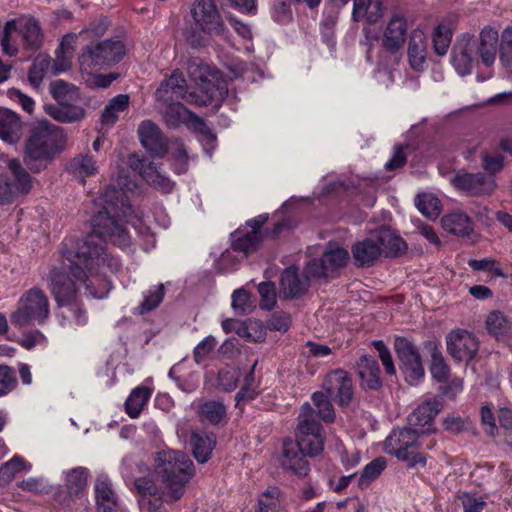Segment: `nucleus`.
<instances>
[{
    "instance_id": "obj_1",
    "label": "nucleus",
    "mask_w": 512,
    "mask_h": 512,
    "mask_svg": "<svg viewBox=\"0 0 512 512\" xmlns=\"http://www.w3.org/2000/svg\"><path fill=\"white\" fill-rule=\"evenodd\" d=\"M131 190V183L127 182L122 173L118 177V186L110 185L106 188L101 195L103 207L92 219L93 234L66 244L65 255L69 259L75 256L84 261L87 267L103 264L111 272L119 270V260L106 252L103 241L118 246L129 244V235L119 218L130 217L135 213L127 195V191Z\"/></svg>"
},
{
    "instance_id": "obj_2",
    "label": "nucleus",
    "mask_w": 512,
    "mask_h": 512,
    "mask_svg": "<svg viewBox=\"0 0 512 512\" xmlns=\"http://www.w3.org/2000/svg\"><path fill=\"white\" fill-rule=\"evenodd\" d=\"M67 136L63 128L42 120L32 124L25 141L23 162L28 170H45L54 157L65 148Z\"/></svg>"
},
{
    "instance_id": "obj_3",
    "label": "nucleus",
    "mask_w": 512,
    "mask_h": 512,
    "mask_svg": "<svg viewBox=\"0 0 512 512\" xmlns=\"http://www.w3.org/2000/svg\"><path fill=\"white\" fill-rule=\"evenodd\" d=\"M154 468L156 474L170 490L168 501H176L183 496L184 486L194 475V464L190 457L181 451L163 450L156 454Z\"/></svg>"
},
{
    "instance_id": "obj_4",
    "label": "nucleus",
    "mask_w": 512,
    "mask_h": 512,
    "mask_svg": "<svg viewBox=\"0 0 512 512\" xmlns=\"http://www.w3.org/2000/svg\"><path fill=\"white\" fill-rule=\"evenodd\" d=\"M69 241L77 240L74 238H67L63 242L62 254L63 257L69 261V274L65 273L59 268L54 267L48 276L49 288L58 306L71 305L76 301L78 289L76 287L75 281L86 282L88 279L85 270L81 265H83L90 272L96 268H107L109 271H111L107 265L94 264L91 267H87L84 261L78 257L72 256L71 259H69L67 255H65V251L67 250L66 244Z\"/></svg>"
},
{
    "instance_id": "obj_5",
    "label": "nucleus",
    "mask_w": 512,
    "mask_h": 512,
    "mask_svg": "<svg viewBox=\"0 0 512 512\" xmlns=\"http://www.w3.org/2000/svg\"><path fill=\"white\" fill-rule=\"evenodd\" d=\"M19 307L10 315L13 325L23 328L32 322L43 324L49 317V300L41 289L33 287L20 298Z\"/></svg>"
},
{
    "instance_id": "obj_6",
    "label": "nucleus",
    "mask_w": 512,
    "mask_h": 512,
    "mask_svg": "<svg viewBox=\"0 0 512 512\" xmlns=\"http://www.w3.org/2000/svg\"><path fill=\"white\" fill-rule=\"evenodd\" d=\"M126 48L119 39H106L86 45L78 57L81 69L92 70L118 63L125 55Z\"/></svg>"
},
{
    "instance_id": "obj_7",
    "label": "nucleus",
    "mask_w": 512,
    "mask_h": 512,
    "mask_svg": "<svg viewBox=\"0 0 512 512\" xmlns=\"http://www.w3.org/2000/svg\"><path fill=\"white\" fill-rule=\"evenodd\" d=\"M419 436L418 429L411 426L394 429L384 442L385 451L398 460L406 461L409 468L418 464L425 466L426 458L413 450L418 446Z\"/></svg>"
},
{
    "instance_id": "obj_8",
    "label": "nucleus",
    "mask_w": 512,
    "mask_h": 512,
    "mask_svg": "<svg viewBox=\"0 0 512 512\" xmlns=\"http://www.w3.org/2000/svg\"><path fill=\"white\" fill-rule=\"evenodd\" d=\"M349 252L334 242H328L320 258H314L305 265V272L315 279L326 281L339 275V270L346 266Z\"/></svg>"
},
{
    "instance_id": "obj_9",
    "label": "nucleus",
    "mask_w": 512,
    "mask_h": 512,
    "mask_svg": "<svg viewBox=\"0 0 512 512\" xmlns=\"http://www.w3.org/2000/svg\"><path fill=\"white\" fill-rule=\"evenodd\" d=\"M394 349L399 360V369L405 381L416 385L424 378L425 369L418 348L405 337H396Z\"/></svg>"
},
{
    "instance_id": "obj_10",
    "label": "nucleus",
    "mask_w": 512,
    "mask_h": 512,
    "mask_svg": "<svg viewBox=\"0 0 512 512\" xmlns=\"http://www.w3.org/2000/svg\"><path fill=\"white\" fill-rule=\"evenodd\" d=\"M450 183L456 190L473 197L490 195L496 188L493 177L487 176L482 172L456 173L450 179Z\"/></svg>"
},
{
    "instance_id": "obj_11",
    "label": "nucleus",
    "mask_w": 512,
    "mask_h": 512,
    "mask_svg": "<svg viewBox=\"0 0 512 512\" xmlns=\"http://www.w3.org/2000/svg\"><path fill=\"white\" fill-rule=\"evenodd\" d=\"M310 278L305 271L299 273L296 265L286 267L280 274L279 279V295L286 300H297L305 295L311 285Z\"/></svg>"
},
{
    "instance_id": "obj_12",
    "label": "nucleus",
    "mask_w": 512,
    "mask_h": 512,
    "mask_svg": "<svg viewBox=\"0 0 512 512\" xmlns=\"http://www.w3.org/2000/svg\"><path fill=\"white\" fill-rule=\"evenodd\" d=\"M446 345L449 355L457 362L471 361L479 349L478 339L463 329L451 331L446 337Z\"/></svg>"
},
{
    "instance_id": "obj_13",
    "label": "nucleus",
    "mask_w": 512,
    "mask_h": 512,
    "mask_svg": "<svg viewBox=\"0 0 512 512\" xmlns=\"http://www.w3.org/2000/svg\"><path fill=\"white\" fill-rule=\"evenodd\" d=\"M323 389L333 401L342 407L351 403L354 394L352 379L342 369H336L327 374L323 382Z\"/></svg>"
},
{
    "instance_id": "obj_14",
    "label": "nucleus",
    "mask_w": 512,
    "mask_h": 512,
    "mask_svg": "<svg viewBox=\"0 0 512 512\" xmlns=\"http://www.w3.org/2000/svg\"><path fill=\"white\" fill-rule=\"evenodd\" d=\"M322 425L315 419H304L300 421L297 427L296 442L306 454V456H316L324 449V439L322 437Z\"/></svg>"
},
{
    "instance_id": "obj_15",
    "label": "nucleus",
    "mask_w": 512,
    "mask_h": 512,
    "mask_svg": "<svg viewBox=\"0 0 512 512\" xmlns=\"http://www.w3.org/2000/svg\"><path fill=\"white\" fill-rule=\"evenodd\" d=\"M476 39L474 35L462 34L452 48V65L460 76L471 73L474 63Z\"/></svg>"
},
{
    "instance_id": "obj_16",
    "label": "nucleus",
    "mask_w": 512,
    "mask_h": 512,
    "mask_svg": "<svg viewBox=\"0 0 512 512\" xmlns=\"http://www.w3.org/2000/svg\"><path fill=\"white\" fill-rule=\"evenodd\" d=\"M407 22L403 16H393L384 31L382 46L385 52L389 53L395 63L399 62L401 49L406 39Z\"/></svg>"
},
{
    "instance_id": "obj_17",
    "label": "nucleus",
    "mask_w": 512,
    "mask_h": 512,
    "mask_svg": "<svg viewBox=\"0 0 512 512\" xmlns=\"http://www.w3.org/2000/svg\"><path fill=\"white\" fill-rule=\"evenodd\" d=\"M191 13L204 32L211 35H221L224 32V24L214 0H199Z\"/></svg>"
},
{
    "instance_id": "obj_18",
    "label": "nucleus",
    "mask_w": 512,
    "mask_h": 512,
    "mask_svg": "<svg viewBox=\"0 0 512 512\" xmlns=\"http://www.w3.org/2000/svg\"><path fill=\"white\" fill-rule=\"evenodd\" d=\"M279 461L284 470L290 471L299 477L307 476L310 470L306 454L299 446V443L289 438L283 442Z\"/></svg>"
},
{
    "instance_id": "obj_19",
    "label": "nucleus",
    "mask_w": 512,
    "mask_h": 512,
    "mask_svg": "<svg viewBox=\"0 0 512 512\" xmlns=\"http://www.w3.org/2000/svg\"><path fill=\"white\" fill-rule=\"evenodd\" d=\"M138 135L142 146L152 157H163L168 152V141L161 129L151 120L141 122Z\"/></svg>"
},
{
    "instance_id": "obj_20",
    "label": "nucleus",
    "mask_w": 512,
    "mask_h": 512,
    "mask_svg": "<svg viewBox=\"0 0 512 512\" xmlns=\"http://www.w3.org/2000/svg\"><path fill=\"white\" fill-rule=\"evenodd\" d=\"M442 408L443 406L438 400H427L408 416V425L414 429H418L421 435L433 433L435 432L433 420Z\"/></svg>"
},
{
    "instance_id": "obj_21",
    "label": "nucleus",
    "mask_w": 512,
    "mask_h": 512,
    "mask_svg": "<svg viewBox=\"0 0 512 512\" xmlns=\"http://www.w3.org/2000/svg\"><path fill=\"white\" fill-rule=\"evenodd\" d=\"M87 478L88 470L84 467L69 470L65 478L66 492H56L55 500L63 506H69L71 499L81 498L87 488Z\"/></svg>"
},
{
    "instance_id": "obj_22",
    "label": "nucleus",
    "mask_w": 512,
    "mask_h": 512,
    "mask_svg": "<svg viewBox=\"0 0 512 512\" xmlns=\"http://www.w3.org/2000/svg\"><path fill=\"white\" fill-rule=\"evenodd\" d=\"M187 85L182 72L176 70L157 88L155 95L158 101L176 102L186 97Z\"/></svg>"
},
{
    "instance_id": "obj_23",
    "label": "nucleus",
    "mask_w": 512,
    "mask_h": 512,
    "mask_svg": "<svg viewBox=\"0 0 512 512\" xmlns=\"http://www.w3.org/2000/svg\"><path fill=\"white\" fill-rule=\"evenodd\" d=\"M356 372L363 389L379 390L382 387L380 367L371 355H362L356 363Z\"/></svg>"
},
{
    "instance_id": "obj_24",
    "label": "nucleus",
    "mask_w": 512,
    "mask_h": 512,
    "mask_svg": "<svg viewBox=\"0 0 512 512\" xmlns=\"http://www.w3.org/2000/svg\"><path fill=\"white\" fill-rule=\"evenodd\" d=\"M354 264L357 267H371L382 254L376 237L356 242L351 248Z\"/></svg>"
},
{
    "instance_id": "obj_25",
    "label": "nucleus",
    "mask_w": 512,
    "mask_h": 512,
    "mask_svg": "<svg viewBox=\"0 0 512 512\" xmlns=\"http://www.w3.org/2000/svg\"><path fill=\"white\" fill-rule=\"evenodd\" d=\"M17 32L22 37V44L25 50L35 52L43 45L44 34L40 23L34 17H30L19 24L16 23Z\"/></svg>"
},
{
    "instance_id": "obj_26",
    "label": "nucleus",
    "mask_w": 512,
    "mask_h": 512,
    "mask_svg": "<svg viewBox=\"0 0 512 512\" xmlns=\"http://www.w3.org/2000/svg\"><path fill=\"white\" fill-rule=\"evenodd\" d=\"M23 122L14 111L0 107V139L9 143H17L23 134Z\"/></svg>"
},
{
    "instance_id": "obj_27",
    "label": "nucleus",
    "mask_w": 512,
    "mask_h": 512,
    "mask_svg": "<svg viewBox=\"0 0 512 512\" xmlns=\"http://www.w3.org/2000/svg\"><path fill=\"white\" fill-rule=\"evenodd\" d=\"M375 237L382 253L386 257L395 258L406 253V242L389 227L383 226L376 233Z\"/></svg>"
},
{
    "instance_id": "obj_28",
    "label": "nucleus",
    "mask_w": 512,
    "mask_h": 512,
    "mask_svg": "<svg viewBox=\"0 0 512 512\" xmlns=\"http://www.w3.org/2000/svg\"><path fill=\"white\" fill-rule=\"evenodd\" d=\"M480 43L477 52L481 58L482 63L489 67L496 58L497 43L499 40L498 31L491 26H486L482 29L479 35Z\"/></svg>"
},
{
    "instance_id": "obj_29",
    "label": "nucleus",
    "mask_w": 512,
    "mask_h": 512,
    "mask_svg": "<svg viewBox=\"0 0 512 512\" xmlns=\"http://www.w3.org/2000/svg\"><path fill=\"white\" fill-rule=\"evenodd\" d=\"M188 75L196 84L211 85L221 77V72L203 62L200 58H191L187 63Z\"/></svg>"
},
{
    "instance_id": "obj_30",
    "label": "nucleus",
    "mask_w": 512,
    "mask_h": 512,
    "mask_svg": "<svg viewBox=\"0 0 512 512\" xmlns=\"http://www.w3.org/2000/svg\"><path fill=\"white\" fill-rule=\"evenodd\" d=\"M426 59V41L424 33L418 29L413 30L408 42V60L415 71L424 69Z\"/></svg>"
},
{
    "instance_id": "obj_31",
    "label": "nucleus",
    "mask_w": 512,
    "mask_h": 512,
    "mask_svg": "<svg viewBox=\"0 0 512 512\" xmlns=\"http://www.w3.org/2000/svg\"><path fill=\"white\" fill-rule=\"evenodd\" d=\"M189 444L194 458L199 463H205L210 459L211 453L216 445L215 435L192 431Z\"/></svg>"
},
{
    "instance_id": "obj_32",
    "label": "nucleus",
    "mask_w": 512,
    "mask_h": 512,
    "mask_svg": "<svg viewBox=\"0 0 512 512\" xmlns=\"http://www.w3.org/2000/svg\"><path fill=\"white\" fill-rule=\"evenodd\" d=\"M442 228L456 236L466 237L473 232L471 218L464 212L458 211L441 218Z\"/></svg>"
},
{
    "instance_id": "obj_33",
    "label": "nucleus",
    "mask_w": 512,
    "mask_h": 512,
    "mask_svg": "<svg viewBox=\"0 0 512 512\" xmlns=\"http://www.w3.org/2000/svg\"><path fill=\"white\" fill-rule=\"evenodd\" d=\"M383 16L382 0H354L352 18L358 22L366 19L369 24L376 23Z\"/></svg>"
},
{
    "instance_id": "obj_34",
    "label": "nucleus",
    "mask_w": 512,
    "mask_h": 512,
    "mask_svg": "<svg viewBox=\"0 0 512 512\" xmlns=\"http://www.w3.org/2000/svg\"><path fill=\"white\" fill-rule=\"evenodd\" d=\"M231 238L232 249L237 252H242L245 257L256 252L262 241L261 231L243 232L242 230H237L231 234Z\"/></svg>"
},
{
    "instance_id": "obj_35",
    "label": "nucleus",
    "mask_w": 512,
    "mask_h": 512,
    "mask_svg": "<svg viewBox=\"0 0 512 512\" xmlns=\"http://www.w3.org/2000/svg\"><path fill=\"white\" fill-rule=\"evenodd\" d=\"M485 327L497 340L512 334V320L499 310H493L487 315Z\"/></svg>"
},
{
    "instance_id": "obj_36",
    "label": "nucleus",
    "mask_w": 512,
    "mask_h": 512,
    "mask_svg": "<svg viewBox=\"0 0 512 512\" xmlns=\"http://www.w3.org/2000/svg\"><path fill=\"white\" fill-rule=\"evenodd\" d=\"M45 111L53 119L62 123H73L79 121L85 115V110L83 108L70 103L46 105Z\"/></svg>"
},
{
    "instance_id": "obj_37",
    "label": "nucleus",
    "mask_w": 512,
    "mask_h": 512,
    "mask_svg": "<svg viewBox=\"0 0 512 512\" xmlns=\"http://www.w3.org/2000/svg\"><path fill=\"white\" fill-rule=\"evenodd\" d=\"M424 346L431 355L430 372L432 377L438 382H445L449 378L450 368L437 344L434 341H426Z\"/></svg>"
},
{
    "instance_id": "obj_38",
    "label": "nucleus",
    "mask_w": 512,
    "mask_h": 512,
    "mask_svg": "<svg viewBox=\"0 0 512 512\" xmlns=\"http://www.w3.org/2000/svg\"><path fill=\"white\" fill-rule=\"evenodd\" d=\"M162 112L166 125L170 128H177L191 119L193 113L181 102L166 103Z\"/></svg>"
},
{
    "instance_id": "obj_39",
    "label": "nucleus",
    "mask_w": 512,
    "mask_h": 512,
    "mask_svg": "<svg viewBox=\"0 0 512 512\" xmlns=\"http://www.w3.org/2000/svg\"><path fill=\"white\" fill-rule=\"evenodd\" d=\"M415 206L423 216L430 220H435L442 210L440 200L432 193L417 194Z\"/></svg>"
},
{
    "instance_id": "obj_40",
    "label": "nucleus",
    "mask_w": 512,
    "mask_h": 512,
    "mask_svg": "<svg viewBox=\"0 0 512 512\" xmlns=\"http://www.w3.org/2000/svg\"><path fill=\"white\" fill-rule=\"evenodd\" d=\"M49 89L58 104L70 103L79 99L78 88L64 80L51 82Z\"/></svg>"
},
{
    "instance_id": "obj_41",
    "label": "nucleus",
    "mask_w": 512,
    "mask_h": 512,
    "mask_svg": "<svg viewBox=\"0 0 512 512\" xmlns=\"http://www.w3.org/2000/svg\"><path fill=\"white\" fill-rule=\"evenodd\" d=\"M129 105V96L119 94L109 100L101 114V121L104 125L112 126L118 120V113L127 109Z\"/></svg>"
},
{
    "instance_id": "obj_42",
    "label": "nucleus",
    "mask_w": 512,
    "mask_h": 512,
    "mask_svg": "<svg viewBox=\"0 0 512 512\" xmlns=\"http://www.w3.org/2000/svg\"><path fill=\"white\" fill-rule=\"evenodd\" d=\"M143 179L164 193L171 192L174 187V183L168 177L161 174L159 168L153 162L147 163L143 171Z\"/></svg>"
},
{
    "instance_id": "obj_43",
    "label": "nucleus",
    "mask_w": 512,
    "mask_h": 512,
    "mask_svg": "<svg viewBox=\"0 0 512 512\" xmlns=\"http://www.w3.org/2000/svg\"><path fill=\"white\" fill-rule=\"evenodd\" d=\"M150 395L151 392L146 387L135 388L125 401L126 413L131 418H137L140 415L143 406L149 400Z\"/></svg>"
},
{
    "instance_id": "obj_44",
    "label": "nucleus",
    "mask_w": 512,
    "mask_h": 512,
    "mask_svg": "<svg viewBox=\"0 0 512 512\" xmlns=\"http://www.w3.org/2000/svg\"><path fill=\"white\" fill-rule=\"evenodd\" d=\"M226 416V407L219 401H207L199 407V417L202 422L212 425L219 424Z\"/></svg>"
},
{
    "instance_id": "obj_45",
    "label": "nucleus",
    "mask_w": 512,
    "mask_h": 512,
    "mask_svg": "<svg viewBox=\"0 0 512 512\" xmlns=\"http://www.w3.org/2000/svg\"><path fill=\"white\" fill-rule=\"evenodd\" d=\"M238 328V336L247 342H262L265 339L266 331L259 320L247 319Z\"/></svg>"
},
{
    "instance_id": "obj_46",
    "label": "nucleus",
    "mask_w": 512,
    "mask_h": 512,
    "mask_svg": "<svg viewBox=\"0 0 512 512\" xmlns=\"http://www.w3.org/2000/svg\"><path fill=\"white\" fill-rule=\"evenodd\" d=\"M387 460L385 457H377L368 463L358 480V486L361 489L367 488L372 481L380 476L382 471L386 468Z\"/></svg>"
},
{
    "instance_id": "obj_47",
    "label": "nucleus",
    "mask_w": 512,
    "mask_h": 512,
    "mask_svg": "<svg viewBox=\"0 0 512 512\" xmlns=\"http://www.w3.org/2000/svg\"><path fill=\"white\" fill-rule=\"evenodd\" d=\"M165 295V286L160 283L153 286L144 295V300L138 306L137 310L140 315L146 314L155 310L163 301Z\"/></svg>"
},
{
    "instance_id": "obj_48",
    "label": "nucleus",
    "mask_w": 512,
    "mask_h": 512,
    "mask_svg": "<svg viewBox=\"0 0 512 512\" xmlns=\"http://www.w3.org/2000/svg\"><path fill=\"white\" fill-rule=\"evenodd\" d=\"M280 495L278 487H268L258 500L257 512H279Z\"/></svg>"
},
{
    "instance_id": "obj_49",
    "label": "nucleus",
    "mask_w": 512,
    "mask_h": 512,
    "mask_svg": "<svg viewBox=\"0 0 512 512\" xmlns=\"http://www.w3.org/2000/svg\"><path fill=\"white\" fill-rule=\"evenodd\" d=\"M8 168L14 176L17 190L21 193L27 194L32 187L31 176L22 167L18 159H11L8 162Z\"/></svg>"
},
{
    "instance_id": "obj_50",
    "label": "nucleus",
    "mask_w": 512,
    "mask_h": 512,
    "mask_svg": "<svg viewBox=\"0 0 512 512\" xmlns=\"http://www.w3.org/2000/svg\"><path fill=\"white\" fill-rule=\"evenodd\" d=\"M452 39V32L445 24H439L433 33V45L436 54L443 56L447 53Z\"/></svg>"
},
{
    "instance_id": "obj_51",
    "label": "nucleus",
    "mask_w": 512,
    "mask_h": 512,
    "mask_svg": "<svg viewBox=\"0 0 512 512\" xmlns=\"http://www.w3.org/2000/svg\"><path fill=\"white\" fill-rule=\"evenodd\" d=\"M257 362L253 364V366L250 368L249 372L246 374L244 378V384L239 390V392L236 394V401L239 403L240 401H249L253 400L258 392L256 390V380H255V367Z\"/></svg>"
},
{
    "instance_id": "obj_52",
    "label": "nucleus",
    "mask_w": 512,
    "mask_h": 512,
    "mask_svg": "<svg viewBox=\"0 0 512 512\" xmlns=\"http://www.w3.org/2000/svg\"><path fill=\"white\" fill-rule=\"evenodd\" d=\"M232 308L237 315H245L253 310L250 294L245 289L240 288L233 292Z\"/></svg>"
},
{
    "instance_id": "obj_53",
    "label": "nucleus",
    "mask_w": 512,
    "mask_h": 512,
    "mask_svg": "<svg viewBox=\"0 0 512 512\" xmlns=\"http://www.w3.org/2000/svg\"><path fill=\"white\" fill-rule=\"evenodd\" d=\"M68 170L73 174L92 175L96 171L95 161L90 156L80 155L71 160Z\"/></svg>"
},
{
    "instance_id": "obj_54",
    "label": "nucleus",
    "mask_w": 512,
    "mask_h": 512,
    "mask_svg": "<svg viewBox=\"0 0 512 512\" xmlns=\"http://www.w3.org/2000/svg\"><path fill=\"white\" fill-rule=\"evenodd\" d=\"M260 294V307L264 310H271L276 304V286L272 281L261 282L258 285Z\"/></svg>"
},
{
    "instance_id": "obj_55",
    "label": "nucleus",
    "mask_w": 512,
    "mask_h": 512,
    "mask_svg": "<svg viewBox=\"0 0 512 512\" xmlns=\"http://www.w3.org/2000/svg\"><path fill=\"white\" fill-rule=\"evenodd\" d=\"M500 61L504 66L512 64V27H506L500 37L499 45Z\"/></svg>"
},
{
    "instance_id": "obj_56",
    "label": "nucleus",
    "mask_w": 512,
    "mask_h": 512,
    "mask_svg": "<svg viewBox=\"0 0 512 512\" xmlns=\"http://www.w3.org/2000/svg\"><path fill=\"white\" fill-rule=\"evenodd\" d=\"M241 373L238 369H222L218 373V388L225 392L236 389Z\"/></svg>"
},
{
    "instance_id": "obj_57",
    "label": "nucleus",
    "mask_w": 512,
    "mask_h": 512,
    "mask_svg": "<svg viewBox=\"0 0 512 512\" xmlns=\"http://www.w3.org/2000/svg\"><path fill=\"white\" fill-rule=\"evenodd\" d=\"M17 378L15 371L8 365H0V392L1 397L7 395L17 386Z\"/></svg>"
},
{
    "instance_id": "obj_58",
    "label": "nucleus",
    "mask_w": 512,
    "mask_h": 512,
    "mask_svg": "<svg viewBox=\"0 0 512 512\" xmlns=\"http://www.w3.org/2000/svg\"><path fill=\"white\" fill-rule=\"evenodd\" d=\"M290 325V314L283 311L274 312L267 321V328L271 331L286 332Z\"/></svg>"
},
{
    "instance_id": "obj_59",
    "label": "nucleus",
    "mask_w": 512,
    "mask_h": 512,
    "mask_svg": "<svg viewBox=\"0 0 512 512\" xmlns=\"http://www.w3.org/2000/svg\"><path fill=\"white\" fill-rule=\"evenodd\" d=\"M216 346V339L209 335L203 339L193 350V357L196 364H200Z\"/></svg>"
},
{
    "instance_id": "obj_60",
    "label": "nucleus",
    "mask_w": 512,
    "mask_h": 512,
    "mask_svg": "<svg viewBox=\"0 0 512 512\" xmlns=\"http://www.w3.org/2000/svg\"><path fill=\"white\" fill-rule=\"evenodd\" d=\"M71 54L56 50V57L52 59L51 75L57 76L71 68Z\"/></svg>"
},
{
    "instance_id": "obj_61",
    "label": "nucleus",
    "mask_w": 512,
    "mask_h": 512,
    "mask_svg": "<svg viewBox=\"0 0 512 512\" xmlns=\"http://www.w3.org/2000/svg\"><path fill=\"white\" fill-rule=\"evenodd\" d=\"M410 148L409 145H395L394 154L392 158L386 162L385 169L387 171H394L402 168L407 162V155L404 153V149Z\"/></svg>"
},
{
    "instance_id": "obj_62",
    "label": "nucleus",
    "mask_w": 512,
    "mask_h": 512,
    "mask_svg": "<svg viewBox=\"0 0 512 512\" xmlns=\"http://www.w3.org/2000/svg\"><path fill=\"white\" fill-rule=\"evenodd\" d=\"M464 512H481L486 506V502L480 497H475L469 493L459 495Z\"/></svg>"
},
{
    "instance_id": "obj_63",
    "label": "nucleus",
    "mask_w": 512,
    "mask_h": 512,
    "mask_svg": "<svg viewBox=\"0 0 512 512\" xmlns=\"http://www.w3.org/2000/svg\"><path fill=\"white\" fill-rule=\"evenodd\" d=\"M134 488L136 492L142 496H154L158 493V488L154 481L147 477H140L135 479Z\"/></svg>"
},
{
    "instance_id": "obj_64",
    "label": "nucleus",
    "mask_w": 512,
    "mask_h": 512,
    "mask_svg": "<svg viewBox=\"0 0 512 512\" xmlns=\"http://www.w3.org/2000/svg\"><path fill=\"white\" fill-rule=\"evenodd\" d=\"M482 166L490 175H494L502 170L504 157L502 155L490 156L489 154H484L482 156Z\"/></svg>"
}]
</instances>
